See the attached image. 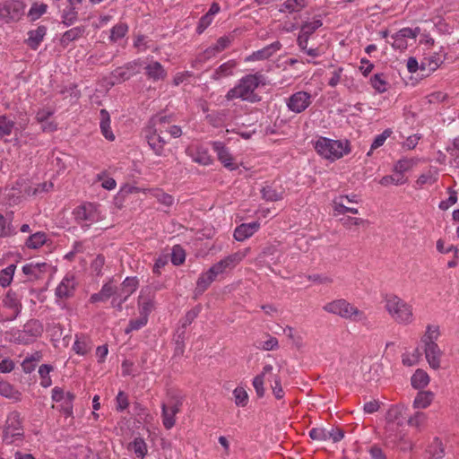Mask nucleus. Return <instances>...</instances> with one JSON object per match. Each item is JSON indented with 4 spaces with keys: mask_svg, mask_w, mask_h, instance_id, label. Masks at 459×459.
<instances>
[{
    "mask_svg": "<svg viewBox=\"0 0 459 459\" xmlns=\"http://www.w3.org/2000/svg\"><path fill=\"white\" fill-rule=\"evenodd\" d=\"M23 427L20 413L18 411H10L7 415L5 424L3 429V441L6 444H13L21 441L23 437Z\"/></svg>",
    "mask_w": 459,
    "mask_h": 459,
    "instance_id": "1a4fd4ad",
    "label": "nucleus"
},
{
    "mask_svg": "<svg viewBox=\"0 0 459 459\" xmlns=\"http://www.w3.org/2000/svg\"><path fill=\"white\" fill-rule=\"evenodd\" d=\"M15 268L14 264H10L0 272V285L2 287H7L11 283Z\"/></svg>",
    "mask_w": 459,
    "mask_h": 459,
    "instance_id": "8fccbe9b",
    "label": "nucleus"
},
{
    "mask_svg": "<svg viewBox=\"0 0 459 459\" xmlns=\"http://www.w3.org/2000/svg\"><path fill=\"white\" fill-rule=\"evenodd\" d=\"M323 25V22L319 16L314 17L312 21L305 22L300 28V31L307 36L313 34L318 28Z\"/></svg>",
    "mask_w": 459,
    "mask_h": 459,
    "instance_id": "ea45409f",
    "label": "nucleus"
},
{
    "mask_svg": "<svg viewBox=\"0 0 459 459\" xmlns=\"http://www.w3.org/2000/svg\"><path fill=\"white\" fill-rule=\"evenodd\" d=\"M415 165V160L413 159L403 158L400 159L394 165V172L403 173L408 171Z\"/></svg>",
    "mask_w": 459,
    "mask_h": 459,
    "instance_id": "864d4df0",
    "label": "nucleus"
},
{
    "mask_svg": "<svg viewBox=\"0 0 459 459\" xmlns=\"http://www.w3.org/2000/svg\"><path fill=\"white\" fill-rule=\"evenodd\" d=\"M434 399V393L428 391H420L417 394L413 401V407L415 409L428 408Z\"/></svg>",
    "mask_w": 459,
    "mask_h": 459,
    "instance_id": "473e14b6",
    "label": "nucleus"
},
{
    "mask_svg": "<svg viewBox=\"0 0 459 459\" xmlns=\"http://www.w3.org/2000/svg\"><path fill=\"white\" fill-rule=\"evenodd\" d=\"M47 235L43 231L31 234L26 240L25 245L30 249H38L47 242Z\"/></svg>",
    "mask_w": 459,
    "mask_h": 459,
    "instance_id": "e433bc0d",
    "label": "nucleus"
},
{
    "mask_svg": "<svg viewBox=\"0 0 459 459\" xmlns=\"http://www.w3.org/2000/svg\"><path fill=\"white\" fill-rule=\"evenodd\" d=\"M264 76L261 74H247L242 77L238 83L230 89L225 98L227 100L240 99L243 101L255 103L260 97L255 92L258 86L263 83Z\"/></svg>",
    "mask_w": 459,
    "mask_h": 459,
    "instance_id": "f257e3e1",
    "label": "nucleus"
},
{
    "mask_svg": "<svg viewBox=\"0 0 459 459\" xmlns=\"http://www.w3.org/2000/svg\"><path fill=\"white\" fill-rule=\"evenodd\" d=\"M439 333L437 327L428 326L427 335L424 337L423 342L425 343V357L430 366L434 369L440 368V359L442 351L438 345L435 342Z\"/></svg>",
    "mask_w": 459,
    "mask_h": 459,
    "instance_id": "6e6552de",
    "label": "nucleus"
},
{
    "mask_svg": "<svg viewBox=\"0 0 459 459\" xmlns=\"http://www.w3.org/2000/svg\"><path fill=\"white\" fill-rule=\"evenodd\" d=\"M430 457L433 459H440L444 455V450L442 445L438 440H435L428 450Z\"/></svg>",
    "mask_w": 459,
    "mask_h": 459,
    "instance_id": "e2e57ef3",
    "label": "nucleus"
},
{
    "mask_svg": "<svg viewBox=\"0 0 459 459\" xmlns=\"http://www.w3.org/2000/svg\"><path fill=\"white\" fill-rule=\"evenodd\" d=\"M323 309L330 314L341 316L342 318L355 322H364L367 320L366 314L354 307L344 299H339L326 303Z\"/></svg>",
    "mask_w": 459,
    "mask_h": 459,
    "instance_id": "39448f33",
    "label": "nucleus"
},
{
    "mask_svg": "<svg viewBox=\"0 0 459 459\" xmlns=\"http://www.w3.org/2000/svg\"><path fill=\"white\" fill-rule=\"evenodd\" d=\"M340 222L342 225L348 229L351 230L352 227L356 226H365L368 224V221L367 220L361 219V218H356V217H351V216H344L340 219Z\"/></svg>",
    "mask_w": 459,
    "mask_h": 459,
    "instance_id": "de8ad7c7",
    "label": "nucleus"
},
{
    "mask_svg": "<svg viewBox=\"0 0 459 459\" xmlns=\"http://www.w3.org/2000/svg\"><path fill=\"white\" fill-rule=\"evenodd\" d=\"M181 403L174 402L170 405L162 404V423L167 429H170L175 425V416L179 411Z\"/></svg>",
    "mask_w": 459,
    "mask_h": 459,
    "instance_id": "6ab92c4d",
    "label": "nucleus"
},
{
    "mask_svg": "<svg viewBox=\"0 0 459 459\" xmlns=\"http://www.w3.org/2000/svg\"><path fill=\"white\" fill-rule=\"evenodd\" d=\"M128 26L126 23L120 22L115 25L110 30L109 39L113 42L124 38L127 33Z\"/></svg>",
    "mask_w": 459,
    "mask_h": 459,
    "instance_id": "09e8293b",
    "label": "nucleus"
},
{
    "mask_svg": "<svg viewBox=\"0 0 459 459\" xmlns=\"http://www.w3.org/2000/svg\"><path fill=\"white\" fill-rule=\"evenodd\" d=\"M186 259V255L184 250L178 247L175 246L172 249L171 253V262L175 265H180L184 263Z\"/></svg>",
    "mask_w": 459,
    "mask_h": 459,
    "instance_id": "680f3d73",
    "label": "nucleus"
},
{
    "mask_svg": "<svg viewBox=\"0 0 459 459\" xmlns=\"http://www.w3.org/2000/svg\"><path fill=\"white\" fill-rule=\"evenodd\" d=\"M405 182V177L402 173L398 172H394L393 175L385 176L379 180V184L385 186L390 185L400 186Z\"/></svg>",
    "mask_w": 459,
    "mask_h": 459,
    "instance_id": "58836bf2",
    "label": "nucleus"
},
{
    "mask_svg": "<svg viewBox=\"0 0 459 459\" xmlns=\"http://www.w3.org/2000/svg\"><path fill=\"white\" fill-rule=\"evenodd\" d=\"M78 19V12L74 5H69L66 7L62 13V22L65 26H71Z\"/></svg>",
    "mask_w": 459,
    "mask_h": 459,
    "instance_id": "a19ab883",
    "label": "nucleus"
},
{
    "mask_svg": "<svg viewBox=\"0 0 459 459\" xmlns=\"http://www.w3.org/2000/svg\"><path fill=\"white\" fill-rule=\"evenodd\" d=\"M309 437L316 441H327L328 429L325 428H314L309 431Z\"/></svg>",
    "mask_w": 459,
    "mask_h": 459,
    "instance_id": "052dcab7",
    "label": "nucleus"
},
{
    "mask_svg": "<svg viewBox=\"0 0 459 459\" xmlns=\"http://www.w3.org/2000/svg\"><path fill=\"white\" fill-rule=\"evenodd\" d=\"M273 367L270 364L265 365L263 368L261 374L257 375L253 380V385L259 397H263L264 394V377L268 374H272Z\"/></svg>",
    "mask_w": 459,
    "mask_h": 459,
    "instance_id": "cd10ccee",
    "label": "nucleus"
},
{
    "mask_svg": "<svg viewBox=\"0 0 459 459\" xmlns=\"http://www.w3.org/2000/svg\"><path fill=\"white\" fill-rule=\"evenodd\" d=\"M307 6L306 0H286L279 9L281 13L288 12L289 13L300 12Z\"/></svg>",
    "mask_w": 459,
    "mask_h": 459,
    "instance_id": "c9c22d12",
    "label": "nucleus"
},
{
    "mask_svg": "<svg viewBox=\"0 0 459 459\" xmlns=\"http://www.w3.org/2000/svg\"><path fill=\"white\" fill-rule=\"evenodd\" d=\"M148 78L153 81L162 80L166 77V71L163 66L157 61L152 62L145 67Z\"/></svg>",
    "mask_w": 459,
    "mask_h": 459,
    "instance_id": "2f4dec72",
    "label": "nucleus"
},
{
    "mask_svg": "<svg viewBox=\"0 0 459 459\" xmlns=\"http://www.w3.org/2000/svg\"><path fill=\"white\" fill-rule=\"evenodd\" d=\"M85 32L84 26H76L66 30L61 37L60 42L63 46H68L72 41H74L82 37Z\"/></svg>",
    "mask_w": 459,
    "mask_h": 459,
    "instance_id": "7c9ffc66",
    "label": "nucleus"
},
{
    "mask_svg": "<svg viewBox=\"0 0 459 459\" xmlns=\"http://www.w3.org/2000/svg\"><path fill=\"white\" fill-rule=\"evenodd\" d=\"M73 350L79 355H85L91 350L90 342L86 337H76Z\"/></svg>",
    "mask_w": 459,
    "mask_h": 459,
    "instance_id": "49530a36",
    "label": "nucleus"
},
{
    "mask_svg": "<svg viewBox=\"0 0 459 459\" xmlns=\"http://www.w3.org/2000/svg\"><path fill=\"white\" fill-rule=\"evenodd\" d=\"M314 148L322 158L330 161H335L351 151L348 140H333L323 136L315 142Z\"/></svg>",
    "mask_w": 459,
    "mask_h": 459,
    "instance_id": "f03ea898",
    "label": "nucleus"
},
{
    "mask_svg": "<svg viewBox=\"0 0 459 459\" xmlns=\"http://www.w3.org/2000/svg\"><path fill=\"white\" fill-rule=\"evenodd\" d=\"M429 381V376L423 369H417L411 378V385L415 389H422L426 387Z\"/></svg>",
    "mask_w": 459,
    "mask_h": 459,
    "instance_id": "f704fd0d",
    "label": "nucleus"
},
{
    "mask_svg": "<svg viewBox=\"0 0 459 459\" xmlns=\"http://www.w3.org/2000/svg\"><path fill=\"white\" fill-rule=\"evenodd\" d=\"M236 66L237 63L234 60H229L228 62L223 63L213 72L212 79L219 81L222 78L232 75Z\"/></svg>",
    "mask_w": 459,
    "mask_h": 459,
    "instance_id": "bb28decb",
    "label": "nucleus"
},
{
    "mask_svg": "<svg viewBox=\"0 0 459 459\" xmlns=\"http://www.w3.org/2000/svg\"><path fill=\"white\" fill-rule=\"evenodd\" d=\"M187 153L191 157L192 160L198 164L207 166L212 162V159L205 148L196 147L195 149H190Z\"/></svg>",
    "mask_w": 459,
    "mask_h": 459,
    "instance_id": "a878e982",
    "label": "nucleus"
},
{
    "mask_svg": "<svg viewBox=\"0 0 459 459\" xmlns=\"http://www.w3.org/2000/svg\"><path fill=\"white\" fill-rule=\"evenodd\" d=\"M393 41L391 42V45L395 49L404 50L408 47L407 40H405L403 38L400 37L399 34L396 32L395 34L392 35Z\"/></svg>",
    "mask_w": 459,
    "mask_h": 459,
    "instance_id": "774afa93",
    "label": "nucleus"
},
{
    "mask_svg": "<svg viewBox=\"0 0 459 459\" xmlns=\"http://www.w3.org/2000/svg\"><path fill=\"white\" fill-rule=\"evenodd\" d=\"M52 399L56 403L63 402L64 411L66 415L73 413L72 402L74 399V395L72 393H65L62 388L55 387L52 390Z\"/></svg>",
    "mask_w": 459,
    "mask_h": 459,
    "instance_id": "aec40b11",
    "label": "nucleus"
},
{
    "mask_svg": "<svg viewBox=\"0 0 459 459\" xmlns=\"http://www.w3.org/2000/svg\"><path fill=\"white\" fill-rule=\"evenodd\" d=\"M427 420L428 416L426 413L422 411H416L413 415L408 418L407 422L409 426L420 429L425 426Z\"/></svg>",
    "mask_w": 459,
    "mask_h": 459,
    "instance_id": "c03bdc74",
    "label": "nucleus"
},
{
    "mask_svg": "<svg viewBox=\"0 0 459 459\" xmlns=\"http://www.w3.org/2000/svg\"><path fill=\"white\" fill-rule=\"evenodd\" d=\"M371 86L378 92L384 93L387 91V82L383 74H376L370 78Z\"/></svg>",
    "mask_w": 459,
    "mask_h": 459,
    "instance_id": "a18cd8bd",
    "label": "nucleus"
},
{
    "mask_svg": "<svg viewBox=\"0 0 459 459\" xmlns=\"http://www.w3.org/2000/svg\"><path fill=\"white\" fill-rule=\"evenodd\" d=\"M26 4L21 0H9L0 3V21L17 22L24 15Z\"/></svg>",
    "mask_w": 459,
    "mask_h": 459,
    "instance_id": "9d476101",
    "label": "nucleus"
},
{
    "mask_svg": "<svg viewBox=\"0 0 459 459\" xmlns=\"http://www.w3.org/2000/svg\"><path fill=\"white\" fill-rule=\"evenodd\" d=\"M311 102V94L301 91L290 96L287 100V107L292 112L301 113L309 107Z\"/></svg>",
    "mask_w": 459,
    "mask_h": 459,
    "instance_id": "ddd939ff",
    "label": "nucleus"
},
{
    "mask_svg": "<svg viewBox=\"0 0 459 459\" xmlns=\"http://www.w3.org/2000/svg\"><path fill=\"white\" fill-rule=\"evenodd\" d=\"M443 56L437 53H433L425 56L420 62V70L432 73L436 71L443 63Z\"/></svg>",
    "mask_w": 459,
    "mask_h": 459,
    "instance_id": "393cba45",
    "label": "nucleus"
},
{
    "mask_svg": "<svg viewBox=\"0 0 459 459\" xmlns=\"http://www.w3.org/2000/svg\"><path fill=\"white\" fill-rule=\"evenodd\" d=\"M47 32L44 26H39L36 30L29 31L27 43L32 49H37L41 41L43 40Z\"/></svg>",
    "mask_w": 459,
    "mask_h": 459,
    "instance_id": "72a5a7b5",
    "label": "nucleus"
},
{
    "mask_svg": "<svg viewBox=\"0 0 459 459\" xmlns=\"http://www.w3.org/2000/svg\"><path fill=\"white\" fill-rule=\"evenodd\" d=\"M153 307L154 291L150 287L143 288L138 298L139 314L148 317Z\"/></svg>",
    "mask_w": 459,
    "mask_h": 459,
    "instance_id": "2eb2a0df",
    "label": "nucleus"
},
{
    "mask_svg": "<svg viewBox=\"0 0 459 459\" xmlns=\"http://www.w3.org/2000/svg\"><path fill=\"white\" fill-rule=\"evenodd\" d=\"M43 332L42 324L36 319L29 320L22 329L12 328L4 333L5 341L16 344L27 345L35 342Z\"/></svg>",
    "mask_w": 459,
    "mask_h": 459,
    "instance_id": "20e7f679",
    "label": "nucleus"
},
{
    "mask_svg": "<svg viewBox=\"0 0 459 459\" xmlns=\"http://www.w3.org/2000/svg\"><path fill=\"white\" fill-rule=\"evenodd\" d=\"M100 127L103 136L108 141L115 140V134H113L110 127V117L106 109H101L100 112Z\"/></svg>",
    "mask_w": 459,
    "mask_h": 459,
    "instance_id": "c85d7f7f",
    "label": "nucleus"
},
{
    "mask_svg": "<svg viewBox=\"0 0 459 459\" xmlns=\"http://www.w3.org/2000/svg\"><path fill=\"white\" fill-rule=\"evenodd\" d=\"M129 446L137 457L143 458L147 455V445L143 438L135 437Z\"/></svg>",
    "mask_w": 459,
    "mask_h": 459,
    "instance_id": "79ce46f5",
    "label": "nucleus"
},
{
    "mask_svg": "<svg viewBox=\"0 0 459 459\" xmlns=\"http://www.w3.org/2000/svg\"><path fill=\"white\" fill-rule=\"evenodd\" d=\"M14 122L6 116H0V136H9L13 129Z\"/></svg>",
    "mask_w": 459,
    "mask_h": 459,
    "instance_id": "603ef678",
    "label": "nucleus"
},
{
    "mask_svg": "<svg viewBox=\"0 0 459 459\" xmlns=\"http://www.w3.org/2000/svg\"><path fill=\"white\" fill-rule=\"evenodd\" d=\"M200 312H201L200 306H196L193 309L189 310L184 317L183 326L186 327V325H191L192 322L198 316Z\"/></svg>",
    "mask_w": 459,
    "mask_h": 459,
    "instance_id": "338daca9",
    "label": "nucleus"
},
{
    "mask_svg": "<svg viewBox=\"0 0 459 459\" xmlns=\"http://www.w3.org/2000/svg\"><path fill=\"white\" fill-rule=\"evenodd\" d=\"M15 233V229L11 225L8 219L0 214V237H8Z\"/></svg>",
    "mask_w": 459,
    "mask_h": 459,
    "instance_id": "5fc2aeb1",
    "label": "nucleus"
},
{
    "mask_svg": "<svg viewBox=\"0 0 459 459\" xmlns=\"http://www.w3.org/2000/svg\"><path fill=\"white\" fill-rule=\"evenodd\" d=\"M249 253L250 247H246L233 254H230L214 264L216 269L219 270L221 274L223 273L227 269L231 270L235 268L238 264H240Z\"/></svg>",
    "mask_w": 459,
    "mask_h": 459,
    "instance_id": "f8f14e48",
    "label": "nucleus"
},
{
    "mask_svg": "<svg viewBox=\"0 0 459 459\" xmlns=\"http://www.w3.org/2000/svg\"><path fill=\"white\" fill-rule=\"evenodd\" d=\"M27 290L26 288L21 287L17 290H8L4 296L3 299L4 307L13 310V315L9 318L10 320L14 319L21 312L22 299Z\"/></svg>",
    "mask_w": 459,
    "mask_h": 459,
    "instance_id": "9b49d317",
    "label": "nucleus"
},
{
    "mask_svg": "<svg viewBox=\"0 0 459 459\" xmlns=\"http://www.w3.org/2000/svg\"><path fill=\"white\" fill-rule=\"evenodd\" d=\"M281 48V44L280 41H274L270 45L259 49L257 51L253 52L250 56L246 57V61H255V60H263L267 59L272 56L274 53L279 51Z\"/></svg>",
    "mask_w": 459,
    "mask_h": 459,
    "instance_id": "4be33fe9",
    "label": "nucleus"
},
{
    "mask_svg": "<svg viewBox=\"0 0 459 459\" xmlns=\"http://www.w3.org/2000/svg\"><path fill=\"white\" fill-rule=\"evenodd\" d=\"M273 385H272L273 394L276 399H281L284 396V392L281 385V378L279 376H273Z\"/></svg>",
    "mask_w": 459,
    "mask_h": 459,
    "instance_id": "69168bd1",
    "label": "nucleus"
},
{
    "mask_svg": "<svg viewBox=\"0 0 459 459\" xmlns=\"http://www.w3.org/2000/svg\"><path fill=\"white\" fill-rule=\"evenodd\" d=\"M73 215L76 223L85 230L105 218L100 205L93 203H84L77 206L74 209Z\"/></svg>",
    "mask_w": 459,
    "mask_h": 459,
    "instance_id": "423d86ee",
    "label": "nucleus"
},
{
    "mask_svg": "<svg viewBox=\"0 0 459 459\" xmlns=\"http://www.w3.org/2000/svg\"><path fill=\"white\" fill-rule=\"evenodd\" d=\"M148 322V317L145 316L140 315L138 318L132 319L129 322L127 328L126 329V333H128L132 331H136L143 327Z\"/></svg>",
    "mask_w": 459,
    "mask_h": 459,
    "instance_id": "6e6d98bb",
    "label": "nucleus"
},
{
    "mask_svg": "<svg viewBox=\"0 0 459 459\" xmlns=\"http://www.w3.org/2000/svg\"><path fill=\"white\" fill-rule=\"evenodd\" d=\"M219 274H221V273L216 269L215 264L210 267L208 271L201 273L196 281L195 291L199 294L204 292Z\"/></svg>",
    "mask_w": 459,
    "mask_h": 459,
    "instance_id": "a211bd4d",
    "label": "nucleus"
},
{
    "mask_svg": "<svg viewBox=\"0 0 459 459\" xmlns=\"http://www.w3.org/2000/svg\"><path fill=\"white\" fill-rule=\"evenodd\" d=\"M76 288L75 278L73 274H66L56 286L55 295L57 299L65 300L74 296Z\"/></svg>",
    "mask_w": 459,
    "mask_h": 459,
    "instance_id": "4468645a",
    "label": "nucleus"
},
{
    "mask_svg": "<svg viewBox=\"0 0 459 459\" xmlns=\"http://www.w3.org/2000/svg\"><path fill=\"white\" fill-rule=\"evenodd\" d=\"M263 198L269 202H276L281 200L284 196L285 190L281 186L267 185L262 189Z\"/></svg>",
    "mask_w": 459,
    "mask_h": 459,
    "instance_id": "b1692460",
    "label": "nucleus"
},
{
    "mask_svg": "<svg viewBox=\"0 0 459 459\" xmlns=\"http://www.w3.org/2000/svg\"><path fill=\"white\" fill-rule=\"evenodd\" d=\"M48 5L46 4L34 3L28 12V16L31 21H36L46 13Z\"/></svg>",
    "mask_w": 459,
    "mask_h": 459,
    "instance_id": "3c124183",
    "label": "nucleus"
},
{
    "mask_svg": "<svg viewBox=\"0 0 459 459\" xmlns=\"http://www.w3.org/2000/svg\"><path fill=\"white\" fill-rule=\"evenodd\" d=\"M139 285V281L136 277H126L119 288L116 287V292L114 295H118L123 299H127L136 290Z\"/></svg>",
    "mask_w": 459,
    "mask_h": 459,
    "instance_id": "5701e85b",
    "label": "nucleus"
},
{
    "mask_svg": "<svg viewBox=\"0 0 459 459\" xmlns=\"http://www.w3.org/2000/svg\"><path fill=\"white\" fill-rule=\"evenodd\" d=\"M231 43V40L229 37H221L214 46L206 49V54L208 56L212 55H215L216 53L221 52L226 49Z\"/></svg>",
    "mask_w": 459,
    "mask_h": 459,
    "instance_id": "37998d69",
    "label": "nucleus"
},
{
    "mask_svg": "<svg viewBox=\"0 0 459 459\" xmlns=\"http://www.w3.org/2000/svg\"><path fill=\"white\" fill-rule=\"evenodd\" d=\"M116 292V287H114L110 282H107L103 284L100 290L98 293H94L91 296L90 301L91 303H96L100 301H105L111 298Z\"/></svg>",
    "mask_w": 459,
    "mask_h": 459,
    "instance_id": "c756f323",
    "label": "nucleus"
},
{
    "mask_svg": "<svg viewBox=\"0 0 459 459\" xmlns=\"http://www.w3.org/2000/svg\"><path fill=\"white\" fill-rule=\"evenodd\" d=\"M212 147L214 152L217 154L218 160L226 169L230 170H236L238 169V165L234 162L233 156L223 143L212 142Z\"/></svg>",
    "mask_w": 459,
    "mask_h": 459,
    "instance_id": "dca6fc26",
    "label": "nucleus"
},
{
    "mask_svg": "<svg viewBox=\"0 0 459 459\" xmlns=\"http://www.w3.org/2000/svg\"><path fill=\"white\" fill-rule=\"evenodd\" d=\"M407 408L403 404L392 406L386 412L387 429H392L394 425L402 426L406 420Z\"/></svg>",
    "mask_w": 459,
    "mask_h": 459,
    "instance_id": "f3484780",
    "label": "nucleus"
},
{
    "mask_svg": "<svg viewBox=\"0 0 459 459\" xmlns=\"http://www.w3.org/2000/svg\"><path fill=\"white\" fill-rule=\"evenodd\" d=\"M16 394V390L10 383L6 381L0 382V394L2 396L6 398H14Z\"/></svg>",
    "mask_w": 459,
    "mask_h": 459,
    "instance_id": "0e129e2a",
    "label": "nucleus"
},
{
    "mask_svg": "<svg viewBox=\"0 0 459 459\" xmlns=\"http://www.w3.org/2000/svg\"><path fill=\"white\" fill-rule=\"evenodd\" d=\"M55 113L54 108L49 107H44L39 108L35 116V119L38 123H44L49 119Z\"/></svg>",
    "mask_w": 459,
    "mask_h": 459,
    "instance_id": "bf43d9fd",
    "label": "nucleus"
},
{
    "mask_svg": "<svg viewBox=\"0 0 459 459\" xmlns=\"http://www.w3.org/2000/svg\"><path fill=\"white\" fill-rule=\"evenodd\" d=\"M385 309L399 325H408L414 321L412 306L396 295H388L385 298Z\"/></svg>",
    "mask_w": 459,
    "mask_h": 459,
    "instance_id": "7ed1b4c3",
    "label": "nucleus"
},
{
    "mask_svg": "<svg viewBox=\"0 0 459 459\" xmlns=\"http://www.w3.org/2000/svg\"><path fill=\"white\" fill-rule=\"evenodd\" d=\"M260 228V223L252 221L249 223H242L234 230V238L237 241H244L252 237Z\"/></svg>",
    "mask_w": 459,
    "mask_h": 459,
    "instance_id": "412c9836",
    "label": "nucleus"
},
{
    "mask_svg": "<svg viewBox=\"0 0 459 459\" xmlns=\"http://www.w3.org/2000/svg\"><path fill=\"white\" fill-rule=\"evenodd\" d=\"M46 266L47 264L45 263H30L23 265L22 272L24 274L30 276L31 278H39Z\"/></svg>",
    "mask_w": 459,
    "mask_h": 459,
    "instance_id": "4c0bfd02",
    "label": "nucleus"
},
{
    "mask_svg": "<svg viewBox=\"0 0 459 459\" xmlns=\"http://www.w3.org/2000/svg\"><path fill=\"white\" fill-rule=\"evenodd\" d=\"M391 133V130L386 129L382 134L377 135L371 143L370 151L368 152V155H370L372 151L382 146L385 140L390 136Z\"/></svg>",
    "mask_w": 459,
    "mask_h": 459,
    "instance_id": "13d9d810",
    "label": "nucleus"
},
{
    "mask_svg": "<svg viewBox=\"0 0 459 459\" xmlns=\"http://www.w3.org/2000/svg\"><path fill=\"white\" fill-rule=\"evenodd\" d=\"M165 122L166 117H155L152 118L149 125L143 130L144 138L150 148L158 156L162 155L166 144V141L159 133V131L161 132L160 126Z\"/></svg>",
    "mask_w": 459,
    "mask_h": 459,
    "instance_id": "0eeeda50",
    "label": "nucleus"
},
{
    "mask_svg": "<svg viewBox=\"0 0 459 459\" xmlns=\"http://www.w3.org/2000/svg\"><path fill=\"white\" fill-rule=\"evenodd\" d=\"M235 403L238 406L244 407L247 403L248 396L246 390L242 387H237L233 391Z\"/></svg>",
    "mask_w": 459,
    "mask_h": 459,
    "instance_id": "4d7b16f0",
    "label": "nucleus"
}]
</instances>
